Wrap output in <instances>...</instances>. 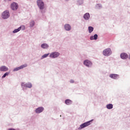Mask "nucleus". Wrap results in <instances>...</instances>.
<instances>
[{
  "instance_id": "nucleus-4",
  "label": "nucleus",
  "mask_w": 130,
  "mask_h": 130,
  "mask_svg": "<svg viewBox=\"0 0 130 130\" xmlns=\"http://www.w3.org/2000/svg\"><path fill=\"white\" fill-rule=\"evenodd\" d=\"M58 56H59V53L56 52H52L50 55V57L52 58H55L58 57Z\"/></svg>"
},
{
  "instance_id": "nucleus-11",
  "label": "nucleus",
  "mask_w": 130,
  "mask_h": 130,
  "mask_svg": "<svg viewBox=\"0 0 130 130\" xmlns=\"http://www.w3.org/2000/svg\"><path fill=\"white\" fill-rule=\"evenodd\" d=\"M44 110L43 107H39L36 110V113H41Z\"/></svg>"
},
{
  "instance_id": "nucleus-13",
  "label": "nucleus",
  "mask_w": 130,
  "mask_h": 130,
  "mask_svg": "<svg viewBox=\"0 0 130 130\" xmlns=\"http://www.w3.org/2000/svg\"><path fill=\"white\" fill-rule=\"evenodd\" d=\"M89 18H90V14L88 13H85L84 15V19H85V20H89Z\"/></svg>"
},
{
  "instance_id": "nucleus-19",
  "label": "nucleus",
  "mask_w": 130,
  "mask_h": 130,
  "mask_svg": "<svg viewBox=\"0 0 130 130\" xmlns=\"http://www.w3.org/2000/svg\"><path fill=\"white\" fill-rule=\"evenodd\" d=\"M107 108L108 109H112V108H113V105H112V104H111L107 105Z\"/></svg>"
},
{
  "instance_id": "nucleus-14",
  "label": "nucleus",
  "mask_w": 130,
  "mask_h": 130,
  "mask_svg": "<svg viewBox=\"0 0 130 130\" xmlns=\"http://www.w3.org/2000/svg\"><path fill=\"white\" fill-rule=\"evenodd\" d=\"M71 25L70 24H67L64 25V28L67 31H70L71 30Z\"/></svg>"
},
{
  "instance_id": "nucleus-23",
  "label": "nucleus",
  "mask_w": 130,
  "mask_h": 130,
  "mask_svg": "<svg viewBox=\"0 0 130 130\" xmlns=\"http://www.w3.org/2000/svg\"><path fill=\"white\" fill-rule=\"evenodd\" d=\"M48 55H49V53L45 54L42 56V58H45V57H47Z\"/></svg>"
},
{
  "instance_id": "nucleus-15",
  "label": "nucleus",
  "mask_w": 130,
  "mask_h": 130,
  "mask_svg": "<svg viewBox=\"0 0 130 130\" xmlns=\"http://www.w3.org/2000/svg\"><path fill=\"white\" fill-rule=\"evenodd\" d=\"M65 103L67 104V105H70L73 103V101H72L71 100H66L65 101Z\"/></svg>"
},
{
  "instance_id": "nucleus-18",
  "label": "nucleus",
  "mask_w": 130,
  "mask_h": 130,
  "mask_svg": "<svg viewBox=\"0 0 130 130\" xmlns=\"http://www.w3.org/2000/svg\"><path fill=\"white\" fill-rule=\"evenodd\" d=\"M94 30V28L92 26H89L88 27V32L89 33H92L93 31Z\"/></svg>"
},
{
  "instance_id": "nucleus-7",
  "label": "nucleus",
  "mask_w": 130,
  "mask_h": 130,
  "mask_svg": "<svg viewBox=\"0 0 130 130\" xmlns=\"http://www.w3.org/2000/svg\"><path fill=\"white\" fill-rule=\"evenodd\" d=\"M27 67V64H25L24 65L21 66L19 67H17L16 68H15L13 70L14 72H17V71H19V70H21V69H24V68H26Z\"/></svg>"
},
{
  "instance_id": "nucleus-26",
  "label": "nucleus",
  "mask_w": 130,
  "mask_h": 130,
  "mask_svg": "<svg viewBox=\"0 0 130 130\" xmlns=\"http://www.w3.org/2000/svg\"><path fill=\"white\" fill-rule=\"evenodd\" d=\"M25 84H24V83H21V86H22V87H25Z\"/></svg>"
},
{
  "instance_id": "nucleus-28",
  "label": "nucleus",
  "mask_w": 130,
  "mask_h": 130,
  "mask_svg": "<svg viewBox=\"0 0 130 130\" xmlns=\"http://www.w3.org/2000/svg\"><path fill=\"white\" fill-rule=\"evenodd\" d=\"M71 83H74V80H71Z\"/></svg>"
},
{
  "instance_id": "nucleus-10",
  "label": "nucleus",
  "mask_w": 130,
  "mask_h": 130,
  "mask_svg": "<svg viewBox=\"0 0 130 130\" xmlns=\"http://www.w3.org/2000/svg\"><path fill=\"white\" fill-rule=\"evenodd\" d=\"M1 72H7V71H9V68L6 66H2L0 67Z\"/></svg>"
},
{
  "instance_id": "nucleus-5",
  "label": "nucleus",
  "mask_w": 130,
  "mask_h": 130,
  "mask_svg": "<svg viewBox=\"0 0 130 130\" xmlns=\"http://www.w3.org/2000/svg\"><path fill=\"white\" fill-rule=\"evenodd\" d=\"M10 17V13L8 11H5L2 14V18L3 19H8Z\"/></svg>"
},
{
  "instance_id": "nucleus-6",
  "label": "nucleus",
  "mask_w": 130,
  "mask_h": 130,
  "mask_svg": "<svg viewBox=\"0 0 130 130\" xmlns=\"http://www.w3.org/2000/svg\"><path fill=\"white\" fill-rule=\"evenodd\" d=\"M18 8V4L16 3H13L11 4V9L13 11H16Z\"/></svg>"
},
{
  "instance_id": "nucleus-21",
  "label": "nucleus",
  "mask_w": 130,
  "mask_h": 130,
  "mask_svg": "<svg viewBox=\"0 0 130 130\" xmlns=\"http://www.w3.org/2000/svg\"><path fill=\"white\" fill-rule=\"evenodd\" d=\"M9 74H10V73H9V72L6 73L2 76L3 79H4V78H6V77H7V76H9Z\"/></svg>"
},
{
  "instance_id": "nucleus-16",
  "label": "nucleus",
  "mask_w": 130,
  "mask_h": 130,
  "mask_svg": "<svg viewBox=\"0 0 130 130\" xmlns=\"http://www.w3.org/2000/svg\"><path fill=\"white\" fill-rule=\"evenodd\" d=\"M41 47L42 48L46 49L48 48L49 46L48 45H47V44H43L41 45Z\"/></svg>"
},
{
  "instance_id": "nucleus-17",
  "label": "nucleus",
  "mask_w": 130,
  "mask_h": 130,
  "mask_svg": "<svg viewBox=\"0 0 130 130\" xmlns=\"http://www.w3.org/2000/svg\"><path fill=\"white\" fill-rule=\"evenodd\" d=\"M25 88H32V84L31 83H26L24 85Z\"/></svg>"
},
{
  "instance_id": "nucleus-24",
  "label": "nucleus",
  "mask_w": 130,
  "mask_h": 130,
  "mask_svg": "<svg viewBox=\"0 0 130 130\" xmlns=\"http://www.w3.org/2000/svg\"><path fill=\"white\" fill-rule=\"evenodd\" d=\"M93 38H94V40H97V39L98 38V35H97V34L94 35L93 36Z\"/></svg>"
},
{
  "instance_id": "nucleus-3",
  "label": "nucleus",
  "mask_w": 130,
  "mask_h": 130,
  "mask_svg": "<svg viewBox=\"0 0 130 130\" xmlns=\"http://www.w3.org/2000/svg\"><path fill=\"white\" fill-rule=\"evenodd\" d=\"M93 121V120H91L87 122H86L84 123H82L80 125L81 128H84V127H86V126H88V125H90L91 124V122Z\"/></svg>"
},
{
  "instance_id": "nucleus-8",
  "label": "nucleus",
  "mask_w": 130,
  "mask_h": 130,
  "mask_svg": "<svg viewBox=\"0 0 130 130\" xmlns=\"http://www.w3.org/2000/svg\"><path fill=\"white\" fill-rule=\"evenodd\" d=\"M120 57L122 59H126L128 57V55L126 53H122L120 54Z\"/></svg>"
},
{
  "instance_id": "nucleus-20",
  "label": "nucleus",
  "mask_w": 130,
  "mask_h": 130,
  "mask_svg": "<svg viewBox=\"0 0 130 130\" xmlns=\"http://www.w3.org/2000/svg\"><path fill=\"white\" fill-rule=\"evenodd\" d=\"M21 29H22V27H19L18 28L15 29L13 32V33H17V32H19Z\"/></svg>"
},
{
  "instance_id": "nucleus-25",
  "label": "nucleus",
  "mask_w": 130,
  "mask_h": 130,
  "mask_svg": "<svg viewBox=\"0 0 130 130\" xmlns=\"http://www.w3.org/2000/svg\"><path fill=\"white\" fill-rule=\"evenodd\" d=\"M90 40H95L93 36L90 37Z\"/></svg>"
},
{
  "instance_id": "nucleus-9",
  "label": "nucleus",
  "mask_w": 130,
  "mask_h": 130,
  "mask_svg": "<svg viewBox=\"0 0 130 130\" xmlns=\"http://www.w3.org/2000/svg\"><path fill=\"white\" fill-rule=\"evenodd\" d=\"M84 64L86 67H91L92 66V62L89 60H86L84 61Z\"/></svg>"
},
{
  "instance_id": "nucleus-2",
  "label": "nucleus",
  "mask_w": 130,
  "mask_h": 130,
  "mask_svg": "<svg viewBox=\"0 0 130 130\" xmlns=\"http://www.w3.org/2000/svg\"><path fill=\"white\" fill-rule=\"evenodd\" d=\"M103 53L105 56H108L111 54V49L110 48L106 49L103 51Z\"/></svg>"
},
{
  "instance_id": "nucleus-12",
  "label": "nucleus",
  "mask_w": 130,
  "mask_h": 130,
  "mask_svg": "<svg viewBox=\"0 0 130 130\" xmlns=\"http://www.w3.org/2000/svg\"><path fill=\"white\" fill-rule=\"evenodd\" d=\"M110 78H111V79H117V78H118V75H117V74H110Z\"/></svg>"
},
{
  "instance_id": "nucleus-27",
  "label": "nucleus",
  "mask_w": 130,
  "mask_h": 130,
  "mask_svg": "<svg viewBox=\"0 0 130 130\" xmlns=\"http://www.w3.org/2000/svg\"><path fill=\"white\" fill-rule=\"evenodd\" d=\"M5 2H10V1H12V0H5Z\"/></svg>"
},
{
  "instance_id": "nucleus-1",
  "label": "nucleus",
  "mask_w": 130,
  "mask_h": 130,
  "mask_svg": "<svg viewBox=\"0 0 130 130\" xmlns=\"http://www.w3.org/2000/svg\"><path fill=\"white\" fill-rule=\"evenodd\" d=\"M37 5L40 10H43L44 9V3L42 0H38Z\"/></svg>"
},
{
  "instance_id": "nucleus-22",
  "label": "nucleus",
  "mask_w": 130,
  "mask_h": 130,
  "mask_svg": "<svg viewBox=\"0 0 130 130\" xmlns=\"http://www.w3.org/2000/svg\"><path fill=\"white\" fill-rule=\"evenodd\" d=\"M34 25H35V22H34V21H32L30 22V27H33V26H34Z\"/></svg>"
}]
</instances>
